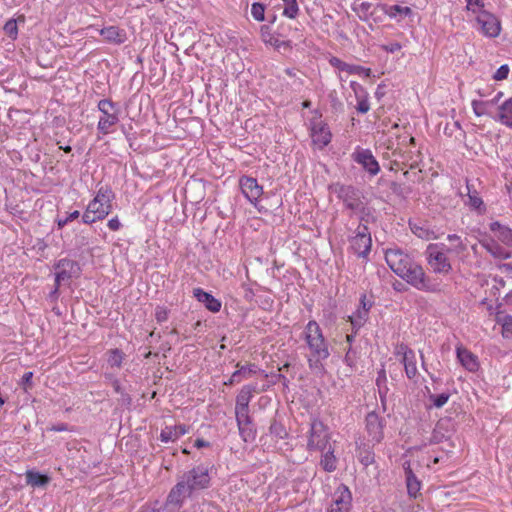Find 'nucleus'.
I'll return each instance as SVG.
<instances>
[{
  "label": "nucleus",
  "instance_id": "42",
  "mask_svg": "<svg viewBox=\"0 0 512 512\" xmlns=\"http://www.w3.org/2000/svg\"><path fill=\"white\" fill-rule=\"evenodd\" d=\"M123 352L119 349L109 351L108 363L112 367H120L123 361Z\"/></svg>",
  "mask_w": 512,
  "mask_h": 512
},
{
  "label": "nucleus",
  "instance_id": "19",
  "mask_svg": "<svg viewBox=\"0 0 512 512\" xmlns=\"http://www.w3.org/2000/svg\"><path fill=\"white\" fill-rule=\"evenodd\" d=\"M403 468L405 470V476H406V486H407V492L408 495L416 498L421 489V483L416 478L413 470V464L411 461H406L403 463Z\"/></svg>",
  "mask_w": 512,
  "mask_h": 512
},
{
  "label": "nucleus",
  "instance_id": "29",
  "mask_svg": "<svg viewBox=\"0 0 512 512\" xmlns=\"http://www.w3.org/2000/svg\"><path fill=\"white\" fill-rule=\"evenodd\" d=\"M255 392V386L245 385L242 387L236 397L235 407H249V402L252 398V394Z\"/></svg>",
  "mask_w": 512,
  "mask_h": 512
},
{
  "label": "nucleus",
  "instance_id": "56",
  "mask_svg": "<svg viewBox=\"0 0 512 512\" xmlns=\"http://www.w3.org/2000/svg\"><path fill=\"white\" fill-rule=\"evenodd\" d=\"M402 45L399 42H391L389 44L382 45V49L388 53H394L399 51Z\"/></svg>",
  "mask_w": 512,
  "mask_h": 512
},
{
  "label": "nucleus",
  "instance_id": "15",
  "mask_svg": "<svg viewBox=\"0 0 512 512\" xmlns=\"http://www.w3.org/2000/svg\"><path fill=\"white\" fill-rule=\"evenodd\" d=\"M476 20L484 35L489 37L499 35L501 30L500 21L493 14L480 10Z\"/></svg>",
  "mask_w": 512,
  "mask_h": 512
},
{
  "label": "nucleus",
  "instance_id": "13",
  "mask_svg": "<svg viewBox=\"0 0 512 512\" xmlns=\"http://www.w3.org/2000/svg\"><path fill=\"white\" fill-rule=\"evenodd\" d=\"M320 117L321 115L311 120L310 130L313 144L317 145L319 148H323L330 143L332 134L328 125L320 120Z\"/></svg>",
  "mask_w": 512,
  "mask_h": 512
},
{
  "label": "nucleus",
  "instance_id": "7",
  "mask_svg": "<svg viewBox=\"0 0 512 512\" xmlns=\"http://www.w3.org/2000/svg\"><path fill=\"white\" fill-rule=\"evenodd\" d=\"M351 249L358 257L365 258L371 251V233L366 224H359L356 235L350 239Z\"/></svg>",
  "mask_w": 512,
  "mask_h": 512
},
{
  "label": "nucleus",
  "instance_id": "11",
  "mask_svg": "<svg viewBox=\"0 0 512 512\" xmlns=\"http://www.w3.org/2000/svg\"><path fill=\"white\" fill-rule=\"evenodd\" d=\"M365 424L368 444L375 446L380 443L384 437L383 419L376 412L372 411L366 415Z\"/></svg>",
  "mask_w": 512,
  "mask_h": 512
},
{
  "label": "nucleus",
  "instance_id": "41",
  "mask_svg": "<svg viewBox=\"0 0 512 512\" xmlns=\"http://www.w3.org/2000/svg\"><path fill=\"white\" fill-rule=\"evenodd\" d=\"M252 17L259 22L265 20V5L259 2H255L251 6Z\"/></svg>",
  "mask_w": 512,
  "mask_h": 512
},
{
  "label": "nucleus",
  "instance_id": "10",
  "mask_svg": "<svg viewBox=\"0 0 512 512\" xmlns=\"http://www.w3.org/2000/svg\"><path fill=\"white\" fill-rule=\"evenodd\" d=\"M191 490L197 491L208 487L210 477L208 474V468L204 466H197L186 472L181 479Z\"/></svg>",
  "mask_w": 512,
  "mask_h": 512
},
{
  "label": "nucleus",
  "instance_id": "36",
  "mask_svg": "<svg viewBox=\"0 0 512 512\" xmlns=\"http://www.w3.org/2000/svg\"><path fill=\"white\" fill-rule=\"evenodd\" d=\"M284 4L283 15L295 19L299 14V6L297 0H281Z\"/></svg>",
  "mask_w": 512,
  "mask_h": 512
},
{
  "label": "nucleus",
  "instance_id": "5",
  "mask_svg": "<svg viewBox=\"0 0 512 512\" xmlns=\"http://www.w3.org/2000/svg\"><path fill=\"white\" fill-rule=\"evenodd\" d=\"M55 282L57 286L69 285L71 279L80 277L81 268L77 261L62 258L58 260L54 266Z\"/></svg>",
  "mask_w": 512,
  "mask_h": 512
},
{
  "label": "nucleus",
  "instance_id": "22",
  "mask_svg": "<svg viewBox=\"0 0 512 512\" xmlns=\"http://www.w3.org/2000/svg\"><path fill=\"white\" fill-rule=\"evenodd\" d=\"M100 35L109 43L120 45L127 40V35L124 29L117 26H108L100 30Z\"/></svg>",
  "mask_w": 512,
  "mask_h": 512
},
{
  "label": "nucleus",
  "instance_id": "3",
  "mask_svg": "<svg viewBox=\"0 0 512 512\" xmlns=\"http://www.w3.org/2000/svg\"><path fill=\"white\" fill-rule=\"evenodd\" d=\"M400 278L405 280L408 284L420 291L435 292L437 286L433 284L428 276H426L424 269L421 265L413 261L405 270L399 275Z\"/></svg>",
  "mask_w": 512,
  "mask_h": 512
},
{
  "label": "nucleus",
  "instance_id": "38",
  "mask_svg": "<svg viewBox=\"0 0 512 512\" xmlns=\"http://www.w3.org/2000/svg\"><path fill=\"white\" fill-rule=\"evenodd\" d=\"M485 248L494 258L497 259H508L511 256L510 252L506 251L496 243L492 245H485Z\"/></svg>",
  "mask_w": 512,
  "mask_h": 512
},
{
  "label": "nucleus",
  "instance_id": "31",
  "mask_svg": "<svg viewBox=\"0 0 512 512\" xmlns=\"http://www.w3.org/2000/svg\"><path fill=\"white\" fill-rule=\"evenodd\" d=\"M499 118L503 124L512 128V98L506 100L499 107Z\"/></svg>",
  "mask_w": 512,
  "mask_h": 512
},
{
  "label": "nucleus",
  "instance_id": "52",
  "mask_svg": "<svg viewBox=\"0 0 512 512\" xmlns=\"http://www.w3.org/2000/svg\"><path fill=\"white\" fill-rule=\"evenodd\" d=\"M157 322L161 323L168 319V310L165 307L158 306L155 311Z\"/></svg>",
  "mask_w": 512,
  "mask_h": 512
},
{
  "label": "nucleus",
  "instance_id": "8",
  "mask_svg": "<svg viewBox=\"0 0 512 512\" xmlns=\"http://www.w3.org/2000/svg\"><path fill=\"white\" fill-rule=\"evenodd\" d=\"M330 445V436L328 428L318 419H314L310 424V434L307 448H327Z\"/></svg>",
  "mask_w": 512,
  "mask_h": 512
},
{
  "label": "nucleus",
  "instance_id": "30",
  "mask_svg": "<svg viewBox=\"0 0 512 512\" xmlns=\"http://www.w3.org/2000/svg\"><path fill=\"white\" fill-rule=\"evenodd\" d=\"M406 376L413 379L417 375L416 356L414 351H408V356L402 358Z\"/></svg>",
  "mask_w": 512,
  "mask_h": 512
},
{
  "label": "nucleus",
  "instance_id": "6",
  "mask_svg": "<svg viewBox=\"0 0 512 512\" xmlns=\"http://www.w3.org/2000/svg\"><path fill=\"white\" fill-rule=\"evenodd\" d=\"M98 109L102 113L97 129L104 135L110 132V128L119 121L117 104L110 99H102L98 103Z\"/></svg>",
  "mask_w": 512,
  "mask_h": 512
},
{
  "label": "nucleus",
  "instance_id": "26",
  "mask_svg": "<svg viewBox=\"0 0 512 512\" xmlns=\"http://www.w3.org/2000/svg\"><path fill=\"white\" fill-rule=\"evenodd\" d=\"M489 227L503 244L512 247V229L501 225L498 221L490 223Z\"/></svg>",
  "mask_w": 512,
  "mask_h": 512
},
{
  "label": "nucleus",
  "instance_id": "40",
  "mask_svg": "<svg viewBox=\"0 0 512 512\" xmlns=\"http://www.w3.org/2000/svg\"><path fill=\"white\" fill-rule=\"evenodd\" d=\"M497 322L502 324V334L504 337H509V334L512 333V316L511 315H503L501 313H497Z\"/></svg>",
  "mask_w": 512,
  "mask_h": 512
},
{
  "label": "nucleus",
  "instance_id": "53",
  "mask_svg": "<svg viewBox=\"0 0 512 512\" xmlns=\"http://www.w3.org/2000/svg\"><path fill=\"white\" fill-rule=\"evenodd\" d=\"M270 377L272 378V383L273 384L281 381L283 386H284V388H288L289 380H288V378L285 375H283L281 373H271Z\"/></svg>",
  "mask_w": 512,
  "mask_h": 512
},
{
  "label": "nucleus",
  "instance_id": "64",
  "mask_svg": "<svg viewBox=\"0 0 512 512\" xmlns=\"http://www.w3.org/2000/svg\"><path fill=\"white\" fill-rule=\"evenodd\" d=\"M120 401L122 402V404L129 406V405H131L132 399L129 394H127L125 391H123L120 394Z\"/></svg>",
  "mask_w": 512,
  "mask_h": 512
},
{
  "label": "nucleus",
  "instance_id": "45",
  "mask_svg": "<svg viewBox=\"0 0 512 512\" xmlns=\"http://www.w3.org/2000/svg\"><path fill=\"white\" fill-rule=\"evenodd\" d=\"M387 14L390 17H395L397 14H400L402 16H409L412 14V10L410 7L407 6L393 5L390 6L389 10L387 11Z\"/></svg>",
  "mask_w": 512,
  "mask_h": 512
},
{
  "label": "nucleus",
  "instance_id": "51",
  "mask_svg": "<svg viewBox=\"0 0 512 512\" xmlns=\"http://www.w3.org/2000/svg\"><path fill=\"white\" fill-rule=\"evenodd\" d=\"M473 111L477 116L485 114L486 103L483 101L473 100L472 101Z\"/></svg>",
  "mask_w": 512,
  "mask_h": 512
},
{
  "label": "nucleus",
  "instance_id": "28",
  "mask_svg": "<svg viewBox=\"0 0 512 512\" xmlns=\"http://www.w3.org/2000/svg\"><path fill=\"white\" fill-rule=\"evenodd\" d=\"M352 10L358 15L360 20L367 22L374 15L376 7L370 2H355L352 5Z\"/></svg>",
  "mask_w": 512,
  "mask_h": 512
},
{
  "label": "nucleus",
  "instance_id": "58",
  "mask_svg": "<svg viewBox=\"0 0 512 512\" xmlns=\"http://www.w3.org/2000/svg\"><path fill=\"white\" fill-rule=\"evenodd\" d=\"M467 3V9L476 11L475 7L482 9L484 7V0H465Z\"/></svg>",
  "mask_w": 512,
  "mask_h": 512
},
{
  "label": "nucleus",
  "instance_id": "16",
  "mask_svg": "<svg viewBox=\"0 0 512 512\" xmlns=\"http://www.w3.org/2000/svg\"><path fill=\"white\" fill-rule=\"evenodd\" d=\"M239 186L243 195L254 205L263 194V188L257 182V179L248 176H242L239 179Z\"/></svg>",
  "mask_w": 512,
  "mask_h": 512
},
{
  "label": "nucleus",
  "instance_id": "18",
  "mask_svg": "<svg viewBox=\"0 0 512 512\" xmlns=\"http://www.w3.org/2000/svg\"><path fill=\"white\" fill-rule=\"evenodd\" d=\"M193 491L191 488L185 485V483L180 480L169 492L167 496V504H173L175 506H181L184 499L190 496Z\"/></svg>",
  "mask_w": 512,
  "mask_h": 512
},
{
  "label": "nucleus",
  "instance_id": "60",
  "mask_svg": "<svg viewBox=\"0 0 512 512\" xmlns=\"http://www.w3.org/2000/svg\"><path fill=\"white\" fill-rule=\"evenodd\" d=\"M386 382H387L386 373H385V370L382 369L378 372V376L376 379V385L378 387H383L384 385H386Z\"/></svg>",
  "mask_w": 512,
  "mask_h": 512
},
{
  "label": "nucleus",
  "instance_id": "50",
  "mask_svg": "<svg viewBox=\"0 0 512 512\" xmlns=\"http://www.w3.org/2000/svg\"><path fill=\"white\" fill-rule=\"evenodd\" d=\"M372 306H373V302L367 299L366 294H362L360 297L359 309L362 310V312L365 311V313L369 314V311Z\"/></svg>",
  "mask_w": 512,
  "mask_h": 512
},
{
  "label": "nucleus",
  "instance_id": "55",
  "mask_svg": "<svg viewBox=\"0 0 512 512\" xmlns=\"http://www.w3.org/2000/svg\"><path fill=\"white\" fill-rule=\"evenodd\" d=\"M447 239L450 241V242H456L455 244V249L458 250V251H464L466 249V247L463 245L460 237L456 234H449L447 236Z\"/></svg>",
  "mask_w": 512,
  "mask_h": 512
},
{
  "label": "nucleus",
  "instance_id": "32",
  "mask_svg": "<svg viewBox=\"0 0 512 512\" xmlns=\"http://www.w3.org/2000/svg\"><path fill=\"white\" fill-rule=\"evenodd\" d=\"M337 463L338 460L333 450H328L324 453L320 462L323 469L328 472L335 471L337 469Z\"/></svg>",
  "mask_w": 512,
  "mask_h": 512
},
{
  "label": "nucleus",
  "instance_id": "35",
  "mask_svg": "<svg viewBox=\"0 0 512 512\" xmlns=\"http://www.w3.org/2000/svg\"><path fill=\"white\" fill-rule=\"evenodd\" d=\"M444 133L450 137L454 136L456 139L460 140L466 136L465 131L462 129L458 121H455L452 124H446Z\"/></svg>",
  "mask_w": 512,
  "mask_h": 512
},
{
  "label": "nucleus",
  "instance_id": "46",
  "mask_svg": "<svg viewBox=\"0 0 512 512\" xmlns=\"http://www.w3.org/2000/svg\"><path fill=\"white\" fill-rule=\"evenodd\" d=\"M389 188L390 190L397 196L399 197H402V198H405L406 195L410 192V189H407L406 187H404L402 184L396 182V181H392L390 182L389 184Z\"/></svg>",
  "mask_w": 512,
  "mask_h": 512
},
{
  "label": "nucleus",
  "instance_id": "2",
  "mask_svg": "<svg viewBox=\"0 0 512 512\" xmlns=\"http://www.w3.org/2000/svg\"><path fill=\"white\" fill-rule=\"evenodd\" d=\"M114 197L115 194L109 186H101L82 216L83 223L92 224L104 219L112 210L111 202Z\"/></svg>",
  "mask_w": 512,
  "mask_h": 512
},
{
  "label": "nucleus",
  "instance_id": "1",
  "mask_svg": "<svg viewBox=\"0 0 512 512\" xmlns=\"http://www.w3.org/2000/svg\"><path fill=\"white\" fill-rule=\"evenodd\" d=\"M305 341L311 352L308 357V365L312 371L324 372L323 360L330 356L328 343L322 333V329L315 320H310L304 330Z\"/></svg>",
  "mask_w": 512,
  "mask_h": 512
},
{
  "label": "nucleus",
  "instance_id": "14",
  "mask_svg": "<svg viewBox=\"0 0 512 512\" xmlns=\"http://www.w3.org/2000/svg\"><path fill=\"white\" fill-rule=\"evenodd\" d=\"M352 502V494L346 485H340L334 492V500H332L327 512H350Z\"/></svg>",
  "mask_w": 512,
  "mask_h": 512
},
{
  "label": "nucleus",
  "instance_id": "12",
  "mask_svg": "<svg viewBox=\"0 0 512 512\" xmlns=\"http://www.w3.org/2000/svg\"><path fill=\"white\" fill-rule=\"evenodd\" d=\"M385 260L390 269L398 276L414 261L400 249L386 250Z\"/></svg>",
  "mask_w": 512,
  "mask_h": 512
},
{
  "label": "nucleus",
  "instance_id": "17",
  "mask_svg": "<svg viewBox=\"0 0 512 512\" xmlns=\"http://www.w3.org/2000/svg\"><path fill=\"white\" fill-rule=\"evenodd\" d=\"M353 157L354 161L360 164L370 175L374 176L379 173V163L369 149L357 151Z\"/></svg>",
  "mask_w": 512,
  "mask_h": 512
},
{
  "label": "nucleus",
  "instance_id": "27",
  "mask_svg": "<svg viewBox=\"0 0 512 512\" xmlns=\"http://www.w3.org/2000/svg\"><path fill=\"white\" fill-rule=\"evenodd\" d=\"M235 415L240 433L244 437V440L247 441L245 432L247 430L250 431L248 426L251 424V419L249 416V407H235Z\"/></svg>",
  "mask_w": 512,
  "mask_h": 512
},
{
  "label": "nucleus",
  "instance_id": "59",
  "mask_svg": "<svg viewBox=\"0 0 512 512\" xmlns=\"http://www.w3.org/2000/svg\"><path fill=\"white\" fill-rule=\"evenodd\" d=\"M357 111L359 113H362V114H365L369 111L370 109V105H369V102L367 99H362L358 102L357 104V107H356Z\"/></svg>",
  "mask_w": 512,
  "mask_h": 512
},
{
  "label": "nucleus",
  "instance_id": "23",
  "mask_svg": "<svg viewBox=\"0 0 512 512\" xmlns=\"http://www.w3.org/2000/svg\"><path fill=\"white\" fill-rule=\"evenodd\" d=\"M50 477L42 474L37 470H27L25 472V481L27 486L31 488H45L50 483Z\"/></svg>",
  "mask_w": 512,
  "mask_h": 512
},
{
  "label": "nucleus",
  "instance_id": "21",
  "mask_svg": "<svg viewBox=\"0 0 512 512\" xmlns=\"http://www.w3.org/2000/svg\"><path fill=\"white\" fill-rule=\"evenodd\" d=\"M457 358L462 364L470 372H475L479 368V362L476 355H474L471 351L464 347H457L456 349Z\"/></svg>",
  "mask_w": 512,
  "mask_h": 512
},
{
  "label": "nucleus",
  "instance_id": "20",
  "mask_svg": "<svg viewBox=\"0 0 512 512\" xmlns=\"http://www.w3.org/2000/svg\"><path fill=\"white\" fill-rule=\"evenodd\" d=\"M194 297L211 312L216 313L221 309V302L216 299L212 294L205 292L201 288H195L193 290Z\"/></svg>",
  "mask_w": 512,
  "mask_h": 512
},
{
  "label": "nucleus",
  "instance_id": "44",
  "mask_svg": "<svg viewBox=\"0 0 512 512\" xmlns=\"http://www.w3.org/2000/svg\"><path fill=\"white\" fill-rule=\"evenodd\" d=\"M5 34L11 39H16L18 35V26L15 19H9L4 25Z\"/></svg>",
  "mask_w": 512,
  "mask_h": 512
},
{
  "label": "nucleus",
  "instance_id": "54",
  "mask_svg": "<svg viewBox=\"0 0 512 512\" xmlns=\"http://www.w3.org/2000/svg\"><path fill=\"white\" fill-rule=\"evenodd\" d=\"M329 63L331 64V66L339 69L340 71H346V69H348V63L342 61L341 59H339L337 57H332L329 60Z\"/></svg>",
  "mask_w": 512,
  "mask_h": 512
},
{
  "label": "nucleus",
  "instance_id": "9",
  "mask_svg": "<svg viewBox=\"0 0 512 512\" xmlns=\"http://www.w3.org/2000/svg\"><path fill=\"white\" fill-rule=\"evenodd\" d=\"M426 259L429 266L435 273L448 274L452 269L446 254L438 250L435 245L428 246L426 250Z\"/></svg>",
  "mask_w": 512,
  "mask_h": 512
},
{
  "label": "nucleus",
  "instance_id": "37",
  "mask_svg": "<svg viewBox=\"0 0 512 512\" xmlns=\"http://www.w3.org/2000/svg\"><path fill=\"white\" fill-rule=\"evenodd\" d=\"M261 36L265 42H268L270 44L280 46V45H289V41H282L281 43L278 41L277 38H275L271 32H270V26L269 25H262L260 28Z\"/></svg>",
  "mask_w": 512,
  "mask_h": 512
},
{
  "label": "nucleus",
  "instance_id": "33",
  "mask_svg": "<svg viewBox=\"0 0 512 512\" xmlns=\"http://www.w3.org/2000/svg\"><path fill=\"white\" fill-rule=\"evenodd\" d=\"M368 320V314L362 312L359 308L356 310L355 313H353L351 316H349V321L352 325V329H355V333L358 332V330L366 323Z\"/></svg>",
  "mask_w": 512,
  "mask_h": 512
},
{
  "label": "nucleus",
  "instance_id": "62",
  "mask_svg": "<svg viewBox=\"0 0 512 512\" xmlns=\"http://www.w3.org/2000/svg\"><path fill=\"white\" fill-rule=\"evenodd\" d=\"M107 226L109 227L110 230L117 231L120 229L121 223L117 217H114L108 221Z\"/></svg>",
  "mask_w": 512,
  "mask_h": 512
},
{
  "label": "nucleus",
  "instance_id": "61",
  "mask_svg": "<svg viewBox=\"0 0 512 512\" xmlns=\"http://www.w3.org/2000/svg\"><path fill=\"white\" fill-rule=\"evenodd\" d=\"M411 230L413 231L414 234H416L417 236H419L421 238L427 237V235H428V230L423 229L422 227H420L416 224L411 226Z\"/></svg>",
  "mask_w": 512,
  "mask_h": 512
},
{
  "label": "nucleus",
  "instance_id": "25",
  "mask_svg": "<svg viewBox=\"0 0 512 512\" xmlns=\"http://www.w3.org/2000/svg\"><path fill=\"white\" fill-rule=\"evenodd\" d=\"M237 367L238 369L231 375L230 379L224 382L225 385L239 383L242 378H248L259 370L256 364H247L241 367L237 364Z\"/></svg>",
  "mask_w": 512,
  "mask_h": 512
},
{
  "label": "nucleus",
  "instance_id": "49",
  "mask_svg": "<svg viewBox=\"0 0 512 512\" xmlns=\"http://www.w3.org/2000/svg\"><path fill=\"white\" fill-rule=\"evenodd\" d=\"M508 74H509V67L508 65L504 64V65H501L495 72L493 78L495 80H504L508 77Z\"/></svg>",
  "mask_w": 512,
  "mask_h": 512
},
{
  "label": "nucleus",
  "instance_id": "63",
  "mask_svg": "<svg viewBox=\"0 0 512 512\" xmlns=\"http://www.w3.org/2000/svg\"><path fill=\"white\" fill-rule=\"evenodd\" d=\"M408 351H413V350L411 348H409L407 345L402 343L397 347L396 354L402 355V358H403V357L408 356Z\"/></svg>",
  "mask_w": 512,
  "mask_h": 512
},
{
  "label": "nucleus",
  "instance_id": "39",
  "mask_svg": "<svg viewBox=\"0 0 512 512\" xmlns=\"http://www.w3.org/2000/svg\"><path fill=\"white\" fill-rule=\"evenodd\" d=\"M427 392L429 393V400L432 402L433 406L436 408L443 407L450 398V393L443 392L441 394H431L428 387H426Z\"/></svg>",
  "mask_w": 512,
  "mask_h": 512
},
{
  "label": "nucleus",
  "instance_id": "57",
  "mask_svg": "<svg viewBox=\"0 0 512 512\" xmlns=\"http://www.w3.org/2000/svg\"><path fill=\"white\" fill-rule=\"evenodd\" d=\"M32 378H33V372H31V371L24 373V375L22 376L21 384L25 390L28 387H31Z\"/></svg>",
  "mask_w": 512,
  "mask_h": 512
},
{
  "label": "nucleus",
  "instance_id": "48",
  "mask_svg": "<svg viewBox=\"0 0 512 512\" xmlns=\"http://www.w3.org/2000/svg\"><path fill=\"white\" fill-rule=\"evenodd\" d=\"M80 216L79 211L75 210L71 212L66 218L64 219H58L57 225L59 229H62L67 223L77 219Z\"/></svg>",
  "mask_w": 512,
  "mask_h": 512
},
{
  "label": "nucleus",
  "instance_id": "47",
  "mask_svg": "<svg viewBox=\"0 0 512 512\" xmlns=\"http://www.w3.org/2000/svg\"><path fill=\"white\" fill-rule=\"evenodd\" d=\"M356 214L360 215V224L375 221V217L372 215L371 209L367 206V203L364 204V211L356 212Z\"/></svg>",
  "mask_w": 512,
  "mask_h": 512
},
{
  "label": "nucleus",
  "instance_id": "24",
  "mask_svg": "<svg viewBox=\"0 0 512 512\" xmlns=\"http://www.w3.org/2000/svg\"><path fill=\"white\" fill-rule=\"evenodd\" d=\"M189 430V427L184 424H179L175 426H166L160 434V438L162 442H174L180 436L186 434Z\"/></svg>",
  "mask_w": 512,
  "mask_h": 512
},
{
  "label": "nucleus",
  "instance_id": "43",
  "mask_svg": "<svg viewBox=\"0 0 512 512\" xmlns=\"http://www.w3.org/2000/svg\"><path fill=\"white\" fill-rule=\"evenodd\" d=\"M270 434L278 439H284L287 436L285 427L276 421H273L269 428Z\"/></svg>",
  "mask_w": 512,
  "mask_h": 512
},
{
  "label": "nucleus",
  "instance_id": "4",
  "mask_svg": "<svg viewBox=\"0 0 512 512\" xmlns=\"http://www.w3.org/2000/svg\"><path fill=\"white\" fill-rule=\"evenodd\" d=\"M334 192L343 202L346 209L353 213L364 211L365 196L360 189L352 185L337 184L335 185Z\"/></svg>",
  "mask_w": 512,
  "mask_h": 512
},
{
  "label": "nucleus",
  "instance_id": "34",
  "mask_svg": "<svg viewBox=\"0 0 512 512\" xmlns=\"http://www.w3.org/2000/svg\"><path fill=\"white\" fill-rule=\"evenodd\" d=\"M468 189V205L472 208L478 211V213L483 214L486 211V208L484 206V203L482 199L478 196L477 192L474 191L471 193L469 186H467Z\"/></svg>",
  "mask_w": 512,
  "mask_h": 512
}]
</instances>
